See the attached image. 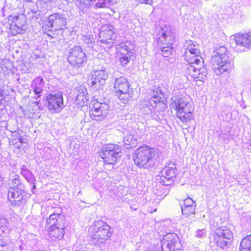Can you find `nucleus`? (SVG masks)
<instances>
[{
    "label": "nucleus",
    "mask_w": 251,
    "mask_h": 251,
    "mask_svg": "<svg viewBox=\"0 0 251 251\" xmlns=\"http://www.w3.org/2000/svg\"><path fill=\"white\" fill-rule=\"evenodd\" d=\"M132 54H121V56L120 58V61L121 64L123 66H125L130 61L131 56H132Z\"/></svg>",
    "instance_id": "obj_35"
},
{
    "label": "nucleus",
    "mask_w": 251,
    "mask_h": 251,
    "mask_svg": "<svg viewBox=\"0 0 251 251\" xmlns=\"http://www.w3.org/2000/svg\"><path fill=\"white\" fill-rule=\"evenodd\" d=\"M13 18L14 21L10 25V28L12 31H13V34L15 35L22 32L25 24V20L23 16H15Z\"/></svg>",
    "instance_id": "obj_22"
},
{
    "label": "nucleus",
    "mask_w": 251,
    "mask_h": 251,
    "mask_svg": "<svg viewBox=\"0 0 251 251\" xmlns=\"http://www.w3.org/2000/svg\"><path fill=\"white\" fill-rule=\"evenodd\" d=\"M110 228L103 221L94 222L89 229L94 244L102 243L107 240L111 236Z\"/></svg>",
    "instance_id": "obj_6"
},
{
    "label": "nucleus",
    "mask_w": 251,
    "mask_h": 251,
    "mask_svg": "<svg viewBox=\"0 0 251 251\" xmlns=\"http://www.w3.org/2000/svg\"><path fill=\"white\" fill-rule=\"evenodd\" d=\"M112 1L113 0H98L96 6L100 8L107 7L110 5Z\"/></svg>",
    "instance_id": "obj_37"
},
{
    "label": "nucleus",
    "mask_w": 251,
    "mask_h": 251,
    "mask_svg": "<svg viewBox=\"0 0 251 251\" xmlns=\"http://www.w3.org/2000/svg\"><path fill=\"white\" fill-rule=\"evenodd\" d=\"M114 89L115 95L124 103L128 102L133 97V90L129 88L127 80L123 76L116 79Z\"/></svg>",
    "instance_id": "obj_7"
},
{
    "label": "nucleus",
    "mask_w": 251,
    "mask_h": 251,
    "mask_svg": "<svg viewBox=\"0 0 251 251\" xmlns=\"http://www.w3.org/2000/svg\"><path fill=\"white\" fill-rule=\"evenodd\" d=\"M137 1L140 3L149 5H151L153 3V0H137Z\"/></svg>",
    "instance_id": "obj_41"
},
{
    "label": "nucleus",
    "mask_w": 251,
    "mask_h": 251,
    "mask_svg": "<svg viewBox=\"0 0 251 251\" xmlns=\"http://www.w3.org/2000/svg\"><path fill=\"white\" fill-rule=\"evenodd\" d=\"M21 173L30 183L32 184L34 183L35 178H34L31 172L25 165H23L21 167Z\"/></svg>",
    "instance_id": "obj_30"
},
{
    "label": "nucleus",
    "mask_w": 251,
    "mask_h": 251,
    "mask_svg": "<svg viewBox=\"0 0 251 251\" xmlns=\"http://www.w3.org/2000/svg\"><path fill=\"white\" fill-rule=\"evenodd\" d=\"M191 206H195V207H196V203L190 197H188V198H186V199H185L183 201V204H181V206H186V207L191 206Z\"/></svg>",
    "instance_id": "obj_38"
},
{
    "label": "nucleus",
    "mask_w": 251,
    "mask_h": 251,
    "mask_svg": "<svg viewBox=\"0 0 251 251\" xmlns=\"http://www.w3.org/2000/svg\"><path fill=\"white\" fill-rule=\"evenodd\" d=\"M108 75L105 70H97L94 71V73L91 75V77L89 78H93L94 80H103V82L105 83V80L107 78Z\"/></svg>",
    "instance_id": "obj_26"
},
{
    "label": "nucleus",
    "mask_w": 251,
    "mask_h": 251,
    "mask_svg": "<svg viewBox=\"0 0 251 251\" xmlns=\"http://www.w3.org/2000/svg\"><path fill=\"white\" fill-rule=\"evenodd\" d=\"M113 32L111 30L101 31L98 42L111 47L114 44L112 39Z\"/></svg>",
    "instance_id": "obj_23"
},
{
    "label": "nucleus",
    "mask_w": 251,
    "mask_h": 251,
    "mask_svg": "<svg viewBox=\"0 0 251 251\" xmlns=\"http://www.w3.org/2000/svg\"><path fill=\"white\" fill-rule=\"evenodd\" d=\"M65 218L58 213H53L47 219V226H65Z\"/></svg>",
    "instance_id": "obj_19"
},
{
    "label": "nucleus",
    "mask_w": 251,
    "mask_h": 251,
    "mask_svg": "<svg viewBox=\"0 0 251 251\" xmlns=\"http://www.w3.org/2000/svg\"><path fill=\"white\" fill-rule=\"evenodd\" d=\"M6 243L3 240H0V247L5 246Z\"/></svg>",
    "instance_id": "obj_44"
},
{
    "label": "nucleus",
    "mask_w": 251,
    "mask_h": 251,
    "mask_svg": "<svg viewBox=\"0 0 251 251\" xmlns=\"http://www.w3.org/2000/svg\"><path fill=\"white\" fill-rule=\"evenodd\" d=\"M25 0L29 2V1H31L32 0Z\"/></svg>",
    "instance_id": "obj_46"
},
{
    "label": "nucleus",
    "mask_w": 251,
    "mask_h": 251,
    "mask_svg": "<svg viewBox=\"0 0 251 251\" xmlns=\"http://www.w3.org/2000/svg\"><path fill=\"white\" fill-rule=\"evenodd\" d=\"M88 84L91 88L94 90L98 91L102 89V87L105 83L103 82V80L98 81L94 80L93 78H89L88 79Z\"/></svg>",
    "instance_id": "obj_31"
},
{
    "label": "nucleus",
    "mask_w": 251,
    "mask_h": 251,
    "mask_svg": "<svg viewBox=\"0 0 251 251\" xmlns=\"http://www.w3.org/2000/svg\"><path fill=\"white\" fill-rule=\"evenodd\" d=\"M44 86V82L42 77H36L32 81L31 84V87L33 90L34 93L36 95L35 99L38 100L40 97V94L43 92Z\"/></svg>",
    "instance_id": "obj_21"
},
{
    "label": "nucleus",
    "mask_w": 251,
    "mask_h": 251,
    "mask_svg": "<svg viewBox=\"0 0 251 251\" xmlns=\"http://www.w3.org/2000/svg\"><path fill=\"white\" fill-rule=\"evenodd\" d=\"M210 64L217 75H221L226 72L229 73L233 68V64L229 56L228 50L224 46H220L213 51Z\"/></svg>",
    "instance_id": "obj_2"
},
{
    "label": "nucleus",
    "mask_w": 251,
    "mask_h": 251,
    "mask_svg": "<svg viewBox=\"0 0 251 251\" xmlns=\"http://www.w3.org/2000/svg\"><path fill=\"white\" fill-rule=\"evenodd\" d=\"M134 45L130 41H127L120 44L119 52L121 54H132L134 53Z\"/></svg>",
    "instance_id": "obj_24"
},
{
    "label": "nucleus",
    "mask_w": 251,
    "mask_h": 251,
    "mask_svg": "<svg viewBox=\"0 0 251 251\" xmlns=\"http://www.w3.org/2000/svg\"><path fill=\"white\" fill-rule=\"evenodd\" d=\"M184 47V59L188 63L185 71L186 75L196 81L203 82L207 77V72L203 65V59L200 55L199 45L191 40H188Z\"/></svg>",
    "instance_id": "obj_1"
},
{
    "label": "nucleus",
    "mask_w": 251,
    "mask_h": 251,
    "mask_svg": "<svg viewBox=\"0 0 251 251\" xmlns=\"http://www.w3.org/2000/svg\"><path fill=\"white\" fill-rule=\"evenodd\" d=\"M213 242L217 246L224 249L229 247L233 238L232 232L226 226L217 228L213 233Z\"/></svg>",
    "instance_id": "obj_9"
},
{
    "label": "nucleus",
    "mask_w": 251,
    "mask_h": 251,
    "mask_svg": "<svg viewBox=\"0 0 251 251\" xmlns=\"http://www.w3.org/2000/svg\"><path fill=\"white\" fill-rule=\"evenodd\" d=\"M20 250H22V248L21 247H20Z\"/></svg>",
    "instance_id": "obj_48"
},
{
    "label": "nucleus",
    "mask_w": 251,
    "mask_h": 251,
    "mask_svg": "<svg viewBox=\"0 0 251 251\" xmlns=\"http://www.w3.org/2000/svg\"><path fill=\"white\" fill-rule=\"evenodd\" d=\"M93 1V0H79L80 9L84 11L90 6Z\"/></svg>",
    "instance_id": "obj_36"
},
{
    "label": "nucleus",
    "mask_w": 251,
    "mask_h": 251,
    "mask_svg": "<svg viewBox=\"0 0 251 251\" xmlns=\"http://www.w3.org/2000/svg\"><path fill=\"white\" fill-rule=\"evenodd\" d=\"M66 24L65 15L62 13H55L49 16L47 26L43 27L44 32L48 36L53 38V31L61 29Z\"/></svg>",
    "instance_id": "obj_8"
},
{
    "label": "nucleus",
    "mask_w": 251,
    "mask_h": 251,
    "mask_svg": "<svg viewBox=\"0 0 251 251\" xmlns=\"http://www.w3.org/2000/svg\"><path fill=\"white\" fill-rule=\"evenodd\" d=\"M8 185L10 187V189L22 188L19 176L15 174H13L11 175L9 179Z\"/></svg>",
    "instance_id": "obj_28"
},
{
    "label": "nucleus",
    "mask_w": 251,
    "mask_h": 251,
    "mask_svg": "<svg viewBox=\"0 0 251 251\" xmlns=\"http://www.w3.org/2000/svg\"><path fill=\"white\" fill-rule=\"evenodd\" d=\"M46 100L49 110L52 112H59L63 108V99L60 92H54L49 94Z\"/></svg>",
    "instance_id": "obj_13"
},
{
    "label": "nucleus",
    "mask_w": 251,
    "mask_h": 251,
    "mask_svg": "<svg viewBox=\"0 0 251 251\" xmlns=\"http://www.w3.org/2000/svg\"><path fill=\"white\" fill-rule=\"evenodd\" d=\"M35 187H36V186H35V185H34L33 186V188H32V193H34V192H33V189H35Z\"/></svg>",
    "instance_id": "obj_45"
},
{
    "label": "nucleus",
    "mask_w": 251,
    "mask_h": 251,
    "mask_svg": "<svg viewBox=\"0 0 251 251\" xmlns=\"http://www.w3.org/2000/svg\"><path fill=\"white\" fill-rule=\"evenodd\" d=\"M93 107L90 116L96 121H101L107 115L109 106L105 103H101L97 100L93 101Z\"/></svg>",
    "instance_id": "obj_15"
},
{
    "label": "nucleus",
    "mask_w": 251,
    "mask_h": 251,
    "mask_svg": "<svg viewBox=\"0 0 251 251\" xmlns=\"http://www.w3.org/2000/svg\"><path fill=\"white\" fill-rule=\"evenodd\" d=\"M153 96L150 99V105L152 108L155 107L157 103L160 102L162 100L163 94L160 91L158 94L157 92H156V94H155L154 91H153ZM150 103V102H148Z\"/></svg>",
    "instance_id": "obj_33"
},
{
    "label": "nucleus",
    "mask_w": 251,
    "mask_h": 251,
    "mask_svg": "<svg viewBox=\"0 0 251 251\" xmlns=\"http://www.w3.org/2000/svg\"><path fill=\"white\" fill-rule=\"evenodd\" d=\"M22 188L9 189L7 195L8 200L13 206H18L23 199Z\"/></svg>",
    "instance_id": "obj_18"
},
{
    "label": "nucleus",
    "mask_w": 251,
    "mask_h": 251,
    "mask_svg": "<svg viewBox=\"0 0 251 251\" xmlns=\"http://www.w3.org/2000/svg\"><path fill=\"white\" fill-rule=\"evenodd\" d=\"M155 38L161 50V54L164 57H169L172 53V43L174 36L167 25L164 27H157L155 28Z\"/></svg>",
    "instance_id": "obj_5"
},
{
    "label": "nucleus",
    "mask_w": 251,
    "mask_h": 251,
    "mask_svg": "<svg viewBox=\"0 0 251 251\" xmlns=\"http://www.w3.org/2000/svg\"><path fill=\"white\" fill-rule=\"evenodd\" d=\"M158 155L159 151L157 149L143 146L135 151L133 160L139 168L150 169L155 164Z\"/></svg>",
    "instance_id": "obj_3"
},
{
    "label": "nucleus",
    "mask_w": 251,
    "mask_h": 251,
    "mask_svg": "<svg viewBox=\"0 0 251 251\" xmlns=\"http://www.w3.org/2000/svg\"><path fill=\"white\" fill-rule=\"evenodd\" d=\"M68 60L72 66L79 67L86 62L87 58L82 48L76 46L70 50Z\"/></svg>",
    "instance_id": "obj_12"
},
{
    "label": "nucleus",
    "mask_w": 251,
    "mask_h": 251,
    "mask_svg": "<svg viewBox=\"0 0 251 251\" xmlns=\"http://www.w3.org/2000/svg\"><path fill=\"white\" fill-rule=\"evenodd\" d=\"M170 108L176 111V116L182 123H187L193 117L194 108L189 98L174 96L171 98Z\"/></svg>",
    "instance_id": "obj_4"
},
{
    "label": "nucleus",
    "mask_w": 251,
    "mask_h": 251,
    "mask_svg": "<svg viewBox=\"0 0 251 251\" xmlns=\"http://www.w3.org/2000/svg\"><path fill=\"white\" fill-rule=\"evenodd\" d=\"M166 165L161 171L160 173L163 184L166 185H169L176 177L177 171L176 164L170 162Z\"/></svg>",
    "instance_id": "obj_16"
},
{
    "label": "nucleus",
    "mask_w": 251,
    "mask_h": 251,
    "mask_svg": "<svg viewBox=\"0 0 251 251\" xmlns=\"http://www.w3.org/2000/svg\"><path fill=\"white\" fill-rule=\"evenodd\" d=\"M205 231L204 229H198L196 231V236L199 238L203 237L205 236Z\"/></svg>",
    "instance_id": "obj_40"
},
{
    "label": "nucleus",
    "mask_w": 251,
    "mask_h": 251,
    "mask_svg": "<svg viewBox=\"0 0 251 251\" xmlns=\"http://www.w3.org/2000/svg\"><path fill=\"white\" fill-rule=\"evenodd\" d=\"M65 226H47V231L53 240L61 239L64 235Z\"/></svg>",
    "instance_id": "obj_20"
},
{
    "label": "nucleus",
    "mask_w": 251,
    "mask_h": 251,
    "mask_svg": "<svg viewBox=\"0 0 251 251\" xmlns=\"http://www.w3.org/2000/svg\"><path fill=\"white\" fill-rule=\"evenodd\" d=\"M74 94L76 104L82 106L87 102L88 94L87 89L84 86L80 85L75 89Z\"/></svg>",
    "instance_id": "obj_17"
},
{
    "label": "nucleus",
    "mask_w": 251,
    "mask_h": 251,
    "mask_svg": "<svg viewBox=\"0 0 251 251\" xmlns=\"http://www.w3.org/2000/svg\"><path fill=\"white\" fill-rule=\"evenodd\" d=\"M121 151V149L118 145L109 144L103 147L100 153V156L105 164H113L120 156Z\"/></svg>",
    "instance_id": "obj_10"
},
{
    "label": "nucleus",
    "mask_w": 251,
    "mask_h": 251,
    "mask_svg": "<svg viewBox=\"0 0 251 251\" xmlns=\"http://www.w3.org/2000/svg\"><path fill=\"white\" fill-rule=\"evenodd\" d=\"M160 247L159 246H158V247H153L151 248V251H163L161 249V250H160Z\"/></svg>",
    "instance_id": "obj_42"
},
{
    "label": "nucleus",
    "mask_w": 251,
    "mask_h": 251,
    "mask_svg": "<svg viewBox=\"0 0 251 251\" xmlns=\"http://www.w3.org/2000/svg\"><path fill=\"white\" fill-rule=\"evenodd\" d=\"M230 38L235 41V48L237 51L241 52L251 50V33L236 34L232 35Z\"/></svg>",
    "instance_id": "obj_14"
},
{
    "label": "nucleus",
    "mask_w": 251,
    "mask_h": 251,
    "mask_svg": "<svg viewBox=\"0 0 251 251\" xmlns=\"http://www.w3.org/2000/svg\"><path fill=\"white\" fill-rule=\"evenodd\" d=\"M195 208L196 207H195V206H191V207L181 206L182 214L185 217H188L192 216L193 217V216L195 214Z\"/></svg>",
    "instance_id": "obj_32"
},
{
    "label": "nucleus",
    "mask_w": 251,
    "mask_h": 251,
    "mask_svg": "<svg viewBox=\"0 0 251 251\" xmlns=\"http://www.w3.org/2000/svg\"><path fill=\"white\" fill-rule=\"evenodd\" d=\"M240 251H251V234L246 236L240 243Z\"/></svg>",
    "instance_id": "obj_29"
},
{
    "label": "nucleus",
    "mask_w": 251,
    "mask_h": 251,
    "mask_svg": "<svg viewBox=\"0 0 251 251\" xmlns=\"http://www.w3.org/2000/svg\"><path fill=\"white\" fill-rule=\"evenodd\" d=\"M32 104H34L36 107H38L39 109H40V106L39 105L40 101H35L32 103Z\"/></svg>",
    "instance_id": "obj_43"
},
{
    "label": "nucleus",
    "mask_w": 251,
    "mask_h": 251,
    "mask_svg": "<svg viewBox=\"0 0 251 251\" xmlns=\"http://www.w3.org/2000/svg\"><path fill=\"white\" fill-rule=\"evenodd\" d=\"M82 40L86 45L88 48H92L94 46V41L93 36L91 35H83Z\"/></svg>",
    "instance_id": "obj_34"
},
{
    "label": "nucleus",
    "mask_w": 251,
    "mask_h": 251,
    "mask_svg": "<svg viewBox=\"0 0 251 251\" xmlns=\"http://www.w3.org/2000/svg\"><path fill=\"white\" fill-rule=\"evenodd\" d=\"M123 142L126 148H133L137 144V137L133 134L127 135L124 138Z\"/></svg>",
    "instance_id": "obj_25"
},
{
    "label": "nucleus",
    "mask_w": 251,
    "mask_h": 251,
    "mask_svg": "<svg viewBox=\"0 0 251 251\" xmlns=\"http://www.w3.org/2000/svg\"><path fill=\"white\" fill-rule=\"evenodd\" d=\"M20 250H22V248L21 247H20Z\"/></svg>",
    "instance_id": "obj_47"
},
{
    "label": "nucleus",
    "mask_w": 251,
    "mask_h": 251,
    "mask_svg": "<svg viewBox=\"0 0 251 251\" xmlns=\"http://www.w3.org/2000/svg\"><path fill=\"white\" fill-rule=\"evenodd\" d=\"M148 102H150V100H144L142 101L141 102V106H142V108H146L147 107L150 111H151L152 110V109H153V108H152L151 107V105H150V102L148 103Z\"/></svg>",
    "instance_id": "obj_39"
},
{
    "label": "nucleus",
    "mask_w": 251,
    "mask_h": 251,
    "mask_svg": "<svg viewBox=\"0 0 251 251\" xmlns=\"http://www.w3.org/2000/svg\"><path fill=\"white\" fill-rule=\"evenodd\" d=\"M163 251H181V245L175 233L167 234L161 241Z\"/></svg>",
    "instance_id": "obj_11"
},
{
    "label": "nucleus",
    "mask_w": 251,
    "mask_h": 251,
    "mask_svg": "<svg viewBox=\"0 0 251 251\" xmlns=\"http://www.w3.org/2000/svg\"><path fill=\"white\" fill-rule=\"evenodd\" d=\"M108 75L105 70H97L94 71V73L91 75V77L89 78H93L94 80H103V82L105 83V80L107 78Z\"/></svg>",
    "instance_id": "obj_27"
}]
</instances>
